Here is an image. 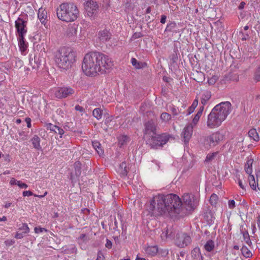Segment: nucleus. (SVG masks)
<instances>
[{"instance_id": "24", "label": "nucleus", "mask_w": 260, "mask_h": 260, "mask_svg": "<svg viewBox=\"0 0 260 260\" xmlns=\"http://www.w3.org/2000/svg\"><path fill=\"white\" fill-rule=\"evenodd\" d=\"M248 135L249 137L251 139H253L255 141H258L259 140V135L256 131V130L254 128L251 129L248 132Z\"/></svg>"}, {"instance_id": "48", "label": "nucleus", "mask_w": 260, "mask_h": 260, "mask_svg": "<svg viewBox=\"0 0 260 260\" xmlns=\"http://www.w3.org/2000/svg\"><path fill=\"white\" fill-rule=\"evenodd\" d=\"M217 77L216 76H213L212 78H210L208 80V82L209 84H213L215 81L217 80Z\"/></svg>"}, {"instance_id": "42", "label": "nucleus", "mask_w": 260, "mask_h": 260, "mask_svg": "<svg viewBox=\"0 0 260 260\" xmlns=\"http://www.w3.org/2000/svg\"><path fill=\"white\" fill-rule=\"evenodd\" d=\"M26 234H24L23 233V232H20V231H18L16 233L15 236V238L16 239H22V238L24 237V235H25Z\"/></svg>"}, {"instance_id": "4", "label": "nucleus", "mask_w": 260, "mask_h": 260, "mask_svg": "<svg viewBox=\"0 0 260 260\" xmlns=\"http://www.w3.org/2000/svg\"><path fill=\"white\" fill-rule=\"evenodd\" d=\"M76 52L70 48H60L55 56V62L63 69L70 68L76 61Z\"/></svg>"}, {"instance_id": "45", "label": "nucleus", "mask_w": 260, "mask_h": 260, "mask_svg": "<svg viewBox=\"0 0 260 260\" xmlns=\"http://www.w3.org/2000/svg\"><path fill=\"white\" fill-rule=\"evenodd\" d=\"M17 185L20 188H27L28 187V185L26 184L23 183L22 181L19 180V182H18Z\"/></svg>"}, {"instance_id": "57", "label": "nucleus", "mask_w": 260, "mask_h": 260, "mask_svg": "<svg viewBox=\"0 0 260 260\" xmlns=\"http://www.w3.org/2000/svg\"><path fill=\"white\" fill-rule=\"evenodd\" d=\"M25 121L27 123V126L28 128H30L31 127V119L29 118H26Z\"/></svg>"}, {"instance_id": "11", "label": "nucleus", "mask_w": 260, "mask_h": 260, "mask_svg": "<svg viewBox=\"0 0 260 260\" xmlns=\"http://www.w3.org/2000/svg\"><path fill=\"white\" fill-rule=\"evenodd\" d=\"M84 7L87 15L91 18H94L98 11L97 3L93 1L88 0L84 3Z\"/></svg>"}, {"instance_id": "50", "label": "nucleus", "mask_w": 260, "mask_h": 260, "mask_svg": "<svg viewBox=\"0 0 260 260\" xmlns=\"http://www.w3.org/2000/svg\"><path fill=\"white\" fill-rule=\"evenodd\" d=\"M105 257L101 251H99L98 253V257L96 260H104Z\"/></svg>"}, {"instance_id": "62", "label": "nucleus", "mask_w": 260, "mask_h": 260, "mask_svg": "<svg viewBox=\"0 0 260 260\" xmlns=\"http://www.w3.org/2000/svg\"><path fill=\"white\" fill-rule=\"evenodd\" d=\"M7 220V217L5 216H3L2 217H0V222L3 221L5 222Z\"/></svg>"}, {"instance_id": "46", "label": "nucleus", "mask_w": 260, "mask_h": 260, "mask_svg": "<svg viewBox=\"0 0 260 260\" xmlns=\"http://www.w3.org/2000/svg\"><path fill=\"white\" fill-rule=\"evenodd\" d=\"M255 79L256 81H260V67L258 68L255 73Z\"/></svg>"}, {"instance_id": "7", "label": "nucleus", "mask_w": 260, "mask_h": 260, "mask_svg": "<svg viewBox=\"0 0 260 260\" xmlns=\"http://www.w3.org/2000/svg\"><path fill=\"white\" fill-rule=\"evenodd\" d=\"M183 205L185 206L187 210L190 211L193 210L198 205L199 202V196L198 194L196 195L184 193L182 196Z\"/></svg>"}, {"instance_id": "41", "label": "nucleus", "mask_w": 260, "mask_h": 260, "mask_svg": "<svg viewBox=\"0 0 260 260\" xmlns=\"http://www.w3.org/2000/svg\"><path fill=\"white\" fill-rule=\"evenodd\" d=\"M35 230V232L37 234H39V233H42L43 232H47V230L45 229V228H40V227H36L34 229Z\"/></svg>"}, {"instance_id": "64", "label": "nucleus", "mask_w": 260, "mask_h": 260, "mask_svg": "<svg viewBox=\"0 0 260 260\" xmlns=\"http://www.w3.org/2000/svg\"><path fill=\"white\" fill-rule=\"evenodd\" d=\"M135 260H146V259L145 258L141 257L139 256V255H137Z\"/></svg>"}, {"instance_id": "39", "label": "nucleus", "mask_w": 260, "mask_h": 260, "mask_svg": "<svg viewBox=\"0 0 260 260\" xmlns=\"http://www.w3.org/2000/svg\"><path fill=\"white\" fill-rule=\"evenodd\" d=\"M55 133L58 134L60 135V137L61 138L62 135H63L64 132L63 129L61 128L60 127L58 126H56V128L55 129L54 132Z\"/></svg>"}, {"instance_id": "12", "label": "nucleus", "mask_w": 260, "mask_h": 260, "mask_svg": "<svg viewBox=\"0 0 260 260\" xmlns=\"http://www.w3.org/2000/svg\"><path fill=\"white\" fill-rule=\"evenodd\" d=\"M191 238L189 236L185 233L177 234L175 239V244L181 248H183L190 244Z\"/></svg>"}, {"instance_id": "31", "label": "nucleus", "mask_w": 260, "mask_h": 260, "mask_svg": "<svg viewBox=\"0 0 260 260\" xmlns=\"http://www.w3.org/2000/svg\"><path fill=\"white\" fill-rule=\"evenodd\" d=\"M243 237L244 240L245 241L246 243L248 245L250 246L252 244V242L250 239L248 233L246 231L243 232Z\"/></svg>"}, {"instance_id": "55", "label": "nucleus", "mask_w": 260, "mask_h": 260, "mask_svg": "<svg viewBox=\"0 0 260 260\" xmlns=\"http://www.w3.org/2000/svg\"><path fill=\"white\" fill-rule=\"evenodd\" d=\"M238 183L240 188H241L243 190H245V187L241 180H238Z\"/></svg>"}, {"instance_id": "40", "label": "nucleus", "mask_w": 260, "mask_h": 260, "mask_svg": "<svg viewBox=\"0 0 260 260\" xmlns=\"http://www.w3.org/2000/svg\"><path fill=\"white\" fill-rule=\"evenodd\" d=\"M56 125H53L51 123H48L46 124L47 129L52 132H54L55 129L56 128Z\"/></svg>"}, {"instance_id": "27", "label": "nucleus", "mask_w": 260, "mask_h": 260, "mask_svg": "<svg viewBox=\"0 0 260 260\" xmlns=\"http://www.w3.org/2000/svg\"><path fill=\"white\" fill-rule=\"evenodd\" d=\"M241 252L245 257H250L252 255L251 251L246 246H242Z\"/></svg>"}, {"instance_id": "34", "label": "nucleus", "mask_w": 260, "mask_h": 260, "mask_svg": "<svg viewBox=\"0 0 260 260\" xmlns=\"http://www.w3.org/2000/svg\"><path fill=\"white\" fill-rule=\"evenodd\" d=\"M21 231L24 234H27L29 232V229L26 223H23L22 226L19 228V231Z\"/></svg>"}, {"instance_id": "51", "label": "nucleus", "mask_w": 260, "mask_h": 260, "mask_svg": "<svg viewBox=\"0 0 260 260\" xmlns=\"http://www.w3.org/2000/svg\"><path fill=\"white\" fill-rule=\"evenodd\" d=\"M92 146L95 150H96L101 146V144L98 141L92 142Z\"/></svg>"}, {"instance_id": "20", "label": "nucleus", "mask_w": 260, "mask_h": 260, "mask_svg": "<svg viewBox=\"0 0 260 260\" xmlns=\"http://www.w3.org/2000/svg\"><path fill=\"white\" fill-rule=\"evenodd\" d=\"M117 172L122 177H125L127 173L126 163L123 162L121 163L116 169Z\"/></svg>"}, {"instance_id": "8", "label": "nucleus", "mask_w": 260, "mask_h": 260, "mask_svg": "<svg viewBox=\"0 0 260 260\" xmlns=\"http://www.w3.org/2000/svg\"><path fill=\"white\" fill-rule=\"evenodd\" d=\"M50 93L58 99H63L73 94L74 90L70 87H55L50 90Z\"/></svg>"}, {"instance_id": "47", "label": "nucleus", "mask_w": 260, "mask_h": 260, "mask_svg": "<svg viewBox=\"0 0 260 260\" xmlns=\"http://www.w3.org/2000/svg\"><path fill=\"white\" fill-rule=\"evenodd\" d=\"M5 243L7 246H10L14 244L15 241L12 239H8L6 240Z\"/></svg>"}, {"instance_id": "35", "label": "nucleus", "mask_w": 260, "mask_h": 260, "mask_svg": "<svg viewBox=\"0 0 260 260\" xmlns=\"http://www.w3.org/2000/svg\"><path fill=\"white\" fill-rule=\"evenodd\" d=\"M218 197L215 194H213L211 196L210 199V202L211 205H215L217 202L218 201Z\"/></svg>"}, {"instance_id": "44", "label": "nucleus", "mask_w": 260, "mask_h": 260, "mask_svg": "<svg viewBox=\"0 0 260 260\" xmlns=\"http://www.w3.org/2000/svg\"><path fill=\"white\" fill-rule=\"evenodd\" d=\"M229 208L233 209L235 207V202L234 200H229L228 202Z\"/></svg>"}, {"instance_id": "28", "label": "nucleus", "mask_w": 260, "mask_h": 260, "mask_svg": "<svg viewBox=\"0 0 260 260\" xmlns=\"http://www.w3.org/2000/svg\"><path fill=\"white\" fill-rule=\"evenodd\" d=\"M92 115L96 119L100 120L102 117L103 112L100 108H96L93 110Z\"/></svg>"}, {"instance_id": "23", "label": "nucleus", "mask_w": 260, "mask_h": 260, "mask_svg": "<svg viewBox=\"0 0 260 260\" xmlns=\"http://www.w3.org/2000/svg\"><path fill=\"white\" fill-rule=\"evenodd\" d=\"M31 142L35 148L38 150L41 149L40 138L38 136L35 135L31 139Z\"/></svg>"}, {"instance_id": "52", "label": "nucleus", "mask_w": 260, "mask_h": 260, "mask_svg": "<svg viewBox=\"0 0 260 260\" xmlns=\"http://www.w3.org/2000/svg\"><path fill=\"white\" fill-rule=\"evenodd\" d=\"M22 194L24 197H29L33 195L32 192L29 190L24 191Z\"/></svg>"}, {"instance_id": "63", "label": "nucleus", "mask_w": 260, "mask_h": 260, "mask_svg": "<svg viewBox=\"0 0 260 260\" xmlns=\"http://www.w3.org/2000/svg\"><path fill=\"white\" fill-rule=\"evenodd\" d=\"M172 111L175 115H177L178 114V112L175 108H173L172 109Z\"/></svg>"}, {"instance_id": "21", "label": "nucleus", "mask_w": 260, "mask_h": 260, "mask_svg": "<svg viewBox=\"0 0 260 260\" xmlns=\"http://www.w3.org/2000/svg\"><path fill=\"white\" fill-rule=\"evenodd\" d=\"M25 36L18 37V46L21 52H24L27 48V44L24 41Z\"/></svg>"}, {"instance_id": "30", "label": "nucleus", "mask_w": 260, "mask_h": 260, "mask_svg": "<svg viewBox=\"0 0 260 260\" xmlns=\"http://www.w3.org/2000/svg\"><path fill=\"white\" fill-rule=\"evenodd\" d=\"M198 104V101L197 100H194L191 105L190 107H189L188 109V113L187 115H189L193 112L194 109L197 107Z\"/></svg>"}, {"instance_id": "49", "label": "nucleus", "mask_w": 260, "mask_h": 260, "mask_svg": "<svg viewBox=\"0 0 260 260\" xmlns=\"http://www.w3.org/2000/svg\"><path fill=\"white\" fill-rule=\"evenodd\" d=\"M19 180H17L14 178H12L10 181V184L11 185H17L18 184V182Z\"/></svg>"}, {"instance_id": "26", "label": "nucleus", "mask_w": 260, "mask_h": 260, "mask_svg": "<svg viewBox=\"0 0 260 260\" xmlns=\"http://www.w3.org/2000/svg\"><path fill=\"white\" fill-rule=\"evenodd\" d=\"M131 63L136 69L143 68L145 65V64L143 62L138 61L135 58H132L131 59Z\"/></svg>"}, {"instance_id": "43", "label": "nucleus", "mask_w": 260, "mask_h": 260, "mask_svg": "<svg viewBox=\"0 0 260 260\" xmlns=\"http://www.w3.org/2000/svg\"><path fill=\"white\" fill-rule=\"evenodd\" d=\"M75 109L76 110L80 112L82 115H83V113L85 112L84 108L79 105L76 106Z\"/></svg>"}, {"instance_id": "32", "label": "nucleus", "mask_w": 260, "mask_h": 260, "mask_svg": "<svg viewBox=\"0 0 260 260\" xmlns=\"http://www.w3.org/2000/svg\"><path fill=\"white\" fill-rule=\"evenodd\" d=\"M176 26V23L174 22H170L167 24L166 31H172L174 30V28Z\"/></svg>"}, {"instance_id": "54", "label": "nucleus", "mask_w": 260, "mask_h": 260, "mask_svg": "<svg viewBox=\"0 0 260 260\" xmlns=\"http://www.w3.org/2000/svg\"><path fill=\"white\" fill-rule=\"evenodd\" d=\"M95 150L100 156L104 154V151L101 148V146L99 147V148H98V149Z\"/></svg>"}, {"instance_id": "17", "label": "nucleus", "mask_w": 260, "mask_h": 260, "mask_svg": "<svg viewBox=\"0 0 260 260\" xmlns=\"http://www.w3.org/2000/svg\"><path fill=\"white\" fill-rule=\"evenodd\" d=\"M188 260H203L199 248L196 247L191 251L190 257Z\"/></svg>"}, {"instance_id": "2", "label": "nucleus", "mask_w": 260, "mask_h": 260, "mask_svg": "<svg viewBox=\"0 0 260 260\" xmlns=\"http://www.w3.org/2000/svg\"><path fill=\"white\" fill-rule=\"evenodd\" d=\"M113 66V62L108 56L98 52H92L84 56L82 69L87 76L95 77L109 72Z\"/></svg>"}, {"instance_id": "14", "label": "nucleus", "mask_w": 260, "mask_h": 260, "mask_svg": "<svg viewBox=\"0 0 260 260\" xmlns=\"http://www.w3.org/2000/svg\"><path fill=\"white\" fill-rule=\"evenodd\" d=\"M193 128L191 125L187 124L182 130L181 137L184 143L187 144L190 140L193 133Z\"/></svg>"}, {"instance_id": "5", "label": "nucleus", "mask_w": 260, "mask_h": 260, "mask_svg": "<svg viewBox=\"0 0 260 260\" xmlns=\"http://www.w3.org/2000/svg\"><path fill=\"white\" fill-rule=\"evenodd\" d=\"M57 16L60 20L66 21H74L78 17L79 11L77 7L73 4L63 3L56 10Z\"/></svg>"}, {"instance_id": "33", "label": "nucleus", "mask_w": 260, "mask_h": 260, "mask_svg": "<svg viewBox=\"0 0 260 260\" xmlns=\"http://www.w3.org/2000/svg\"><path fill=\"white\" fill-rule=\"evenodd\" d=\"M161 119L167 122L169 121L171 118V116L167 113H162L160 116Z\"/></svg>"}, {"instance_id": "53", "label": "nucleus", "mask_w": 260, "mask_h": 260, "mask_svg": "<svg viewBox=\"0 0 260 260\" xmlns=\"http://www.w3.org/2000/svg\"><path fill=\"white\" fill-rule=\"evenodd\" d=\"M105 246L107 248H109V249H110L112 247V242L108 240V239H107L106 240V244H105Z\"/></svg>"}, {"instance_id": "38", "label": "nucleus", "mask_w": 260, "mask_h": 260, "mask_svg": "<svg viewBox=\"0 0 260 260\" xmlns=\"http://www.w3.org/2000/svg\"><path fill=\"white\" fill-rule=\"evenodd\" d=\"M161 238L162 240H165L169 238H171V236L170 235H168V231H167L166 232H163L160 235Z\"/></svg>"}, {"instance_id": "36", "label": "nucleus", "mask_w": 260, "mask_h": 260, "mask_svg": "<svg viewBox=\"0 0 260 260\" xmlns=\"http://www.w3.org/2000/svg\"><path fill=\"white\" fill-rule=\"evenodd\" d=\"M217 154V152H214L208 154L206 156V161H210L212 160L216 156Z\"/></svg>"}, {"instance_id": "37", "label": "nucleus", "mask_w": 260, "mask_h": 260, "mask_svg": "<svg viewBox=\"0 0 260 260\" xmlns=\"http://www.w3.org/2000/svg\"><path fill=\"white\" fill-rule=\"evenodd\" d=\"M200 117L197 115H195L194 117H193L192 120V122L189 123V124H188V125H191L193 127H194L197 124V123H198L199 121V119H200Z\"/></svg>"}, {"instance_id": "6", "label": "nucleus", "mask_w": 260, "mask_h": 260, "mask_svg": "<svg viewBox=\"0 0 260 260\" xmlns=\"http://www.w3.org/2000/svg\"><path fill=\"white\" fill-rule=\"evenodd\" d=\"M232 110L231 104L229 102H221L215 106L212 110L215 115L223 122Z\"/></svg>"}, {"instance_id": "13", "label": "nucleus", "mask_w": 260, "mask_h": 260, "mask_svg": "<svg viewBox=\"0 0 260 260\" xmlns=\"http://www.w3.org/2000/svg\"><path fill=\"white\" fill-rule=\"evenodd\" d=\"M223 122L218 118L214 112H211L208 115L207 121V126L209 128H215L219 127Z\"/></svg>"}, {"instance_id": "18", "label": "nucleus", "mask_w": 260, "mask_h": 260, "mask_svg": "<svg viewBox=\"0 0 260 260\" xmlns=\"http://www.w3.org/2000/svg\"><path fill=\"white\" fill-rule=\"evenodd\" d=\"M111 34L107 29H104L99 32V39L103 42L108 41L111 38Z\"/></svg>"}, {"instance_id": "56", "label": "nucleus", "mask_w": 260, "mask_h": 260, "mask_svg": "<svg viewBox=\"0 0 260 260\" xmlns=\"http://www.w3.org/2000/svg\"><path fill=\"white\" fill-rule=\"evenodd\" d=\"M36 60H37V57H34V62H36V65L32 66V68H34V69L38 68L40 64V62H38V61H37Z\"/></svg>"}, {"instance_id": "59", "label": "nucleus", "mask_w": 260, "mask_h": 260, "mask_svg": "<svg viewBox=\"0 0 260 260\" xmlns=\"http://www.w3.org/2000/svg\"><path fill=\"white\" fill-rule=\"evenodd\" d=\"M203 110V107H202L200 109V110L198 111L197 113L196 114V115L200 117H201L202 112Z\"/></svg>"}, {"instance_id": "19", "label": "nucleus", "mask_w": 260, "mask_h": 260, "mask_svg": "<svg viewBox=\"0 0 260 260\" xmlns=\"http://www.w3.org/2000/svg\"><path fill=\"white\" fill-rule=\"evenodd\" d=\"M38 18L42 24H45L47 18V11L42 7L38 10Z\"/></svg>"}, {"instance_id": "25", "label": "nucleus", "mask_w": 260, "mask_h": 260, "mask_svg": "<svg viewBox=\"0 0 260 260\" xmlns=\"http://www.w3.org/2000/svg\"><path fill=\"white\" fill-rule=\"evenodd\" d=\"M215 247V244L212 240H208L204 245V248L207 251H212Z\"/></svg>"}, {"instance_id": "9", "label": "nucleus", "mask_w": 260, "mask_h": 260, "mask_svg": "<svg viewBox=\"0 0 260 260\" xmlns=\"http://www.w3.org/2000/svg\"><path fill=\"white\" fill-rule=\"evenodd\" d=\"M223 139V135L217 132L207 138L205 145L207 148H212L217 145Z\"/></svg>"}, {"instance_id": "15", "label": "nucleus", "mask_w": 260, "mask_h": 260, "mask_svg": "<svg viewBox=\"0 0 260 260\" xmlns=\"http://www.w3.org/2000/svg\"><path fill=\"white\" fill-rule=\"evenodd\" d=\"M249 183L251 188L254 190H260V172L256 173V181L253 175L249 174L248 178Z\"/></svg>"}, {"instance_id": "10", "label": "nucleus", "mask_w": 260, "mask_h": 260, "mask_svg": "<svg viewBox=\"0 0 260 260\" xmlns=\"http://www.w3.org/2000/svg\"><path fill=\"white\" fill-rule=\"evenodd\" d=\"M27 21L21 16H19L15 21L16 35L17 37L25 36L27 32Z\"/></svg>"}, {"instance_id": "22", "label": "nucleus", "mask_w": 260, "mask_h": 260, "mask_svg": "<svg viewBox=\"0 0 260 260\" xmlns=\"http://www.w3.org/2000/svg\"><path fill=\"white\" fill-rule=\"evenodd\" d=\"M252 164L253 159L251 157H248L245 166V170L248 174H251L252 172Z\"/></svg>"}, {"instance_id": "16", "label": "nucleus", "mask_w": 260, "mask_h": 260, "mask_svg": "<svg viewBox=\"0 0 260 260\" xmlns=\"http://www.w3.org/2000/svg\"><path fill=\"white\" fill-rule=\"evenodd\" d=\"M144 253L148 256H154L158 252L157 245H147L143 247Z\"/></svg>"}, {"instance_id": "29", "label": "nucleus", "mask_w": 260, "mask_h": 260, "mask_svg": "<svg viewBox=\"0 0 260 260\" xmlns=\"http://www.w3.org/2000/svg\"><path fill=\"white\" fill-rule=\"evenodd\" d=\"M129 141V138L125 135H121L118 137V143L120 146L126 144Z\"/></svg>"}, {"instance_id": "61", "label": "nucleus", "mask_w": 260, "mask_h": 260, "mask_svg": "<svg viewBox=\"0 0 260 260\" xmlns=\"http://www.w3.org/2000/svg\"><path fill=\"white\" fill-rule=\"evenodd\" d=\"M47 192L45 191L43 195H36V194H35L34 196L35 197H39L40 198H43L45 196H46L47 195Z\"/></svg>"}, {"instance_id": "1", "label": "nucleus", "mask_w": 260, "mask_h": 260, "mask_svg": "<svg viewBox=\"0 0 260 260\" xmlns=\"http://www.w3.org/2000/svg\"><path fill=\"white\" fill-rule=\"evenodd\" d=\"M181 205L180 199L176 194H158L151 201L149 210L153 215L174 217L179 214Z\"/></svg>"}, {"instance_id": "58", "label": "nucleus", "mask_w": 260, "mask_h": 260, "mask_svg": "<svg viewBox=\"0 0 260 260\" xmlns=\"http://www.w3.org/2000/svg\"><path fill=\"white\" fill-rule=\"evenodd\" d=\"M167 17L166 15H162L161 17L160 22L162 24H165L166 22Z\"/></svg>"}, {"instance_id": "3", "label": "nucleus", "mask_w": 260, "mask_h": 260, "mask_svg": "<svg viewBox=\"0 0 260 260\" xmlns=\"http://www.w3.org/2000/svg\"><path fill=\"white\" fill-rule=\"evenodd\" d=\"M153 122L149 121L145 125L144 139L151 147L158 149L161 147L169 140V136L166 134L157 135Z\"/></svg>"}, {"instance_id": "60", "label": "nucleus", "mask_w": 260, "mask_h": 260, "mask_svg": "<svg viewBox=\"0 0 260 260\" xmlns=\"http://www.w3.org/2000/svg\"><path fill=\"white\" fill-rule=\"evenodd\" d=\"M11 204H12V203L10 202H6V203H5V204L4 205V207L5 208H8L11 206Z\"/></svg>"}]
</instances>
